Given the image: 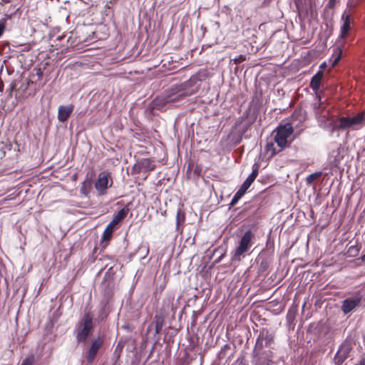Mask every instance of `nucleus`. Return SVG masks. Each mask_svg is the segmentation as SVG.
I'll return each instance as SVG.
<instances>
[{
    "instance_id": "nucleus-1",
    "label": "nucleus",
    "mask_w": 365,
    "mask_h": 365,
    "mask_svg": "<svg viewBox=\"0 0 365 365\" xmlns=\"http://www.w3.org/2000/svg\"><path fill=\"white\" fill-rule=\"evenodd\" d=\"M200 78L194 75L185 82L172 86L170 90L172 96L168 101L175 102L196 93L200 87Z\"/></svg>"
},
{
    "instance_id": "nucleus-2",
    "label": "nucleus",
    "mask_w": 365,
    "mask_h": 365,
    "mask_svg": "<svg viewBox=\"0 0 365 365\" xmlns=\"http://www.w3.org/2000/svg\"><path fill=\"white\" fill-rule=\"evenodd\" d=\"M365 125V110L358 113L354 116L339 117L332 127V131L349 130H356Z\"/></svg>"
},
{
    "instance_id": "nucleus-3",
    "label": "nucleus",
    "mask_w": 365,
    "mask_h": 365,
    "mask_svg": "<svg viewBox=\"0 0 365 365\" xmlns=\"http://www.w3.org/2000/svg\"><path fill=\"white\" fill-rule=\"evenodd\" d=\"M93 316L91 312H85L83 317L78 324V329L76 332V340L78 342H85L93 331Z\"/></svg>"
},
{
    "instance_id": "nucleus-4",
    "label": "nucleus",
    "mask_w": 365,
    "mask_h": 365,
    "mask_svg": "<svg viewBox=\"0 0 365 365\" xmlns=\"http://www.w3.org/2000/svg\"><path fill=\"white\" fill-rule=\"evenodd\" d=\"M294 132V128L291 123L279 125L274 131V141L279 148V150H283L285 148L289 147L288 138Z\"/></svg>"
},
{
    "instance_id": "nucleus-5",
    "label": "nucleus",
    "mask_w": 365,
    "mask_h": 365,
    "mask_svg": "<svg viewBox=\"0 0 365 365\" xmlns=\"http://www.w3.org/2000/svg\"><path fill=\"white\" fill-rule=\"evenodd\" d=\"M254 238L253 232L249 230L246 231L241 237L239 245L234 252L233 259L240 261L241 256L249 251L252 245V239Z\"/></svg>"
},
{
    "instance_id": "nucleus-6",
    "label": "nucleus",
    "mask_w": 365,
    "mask_h": 365,
    "mask_svg": "<svg viewBox=\"0 0 365 365\" xmlns=\"http://www.w3.org/2000/svg\"><path fill=\"white\" fill-rule=\"evenodd\" d=\"M258 175V168H253L252 172L249 175V176L244 181L240 189L237 191V192L233 196L230 206L233 207L237 202L240 200V199L245 195L246 191L250 187L252 183L255 181L256 178Z\"/></svg>"
},
{
    "instance_id": "nucleus-7",
    "label": "nucleus",
    "mask_w": 365,
    "mask_h": 365,
    "mask_svg": "<svg viewBox=\"0 0 365 365\" xmlns=\"http://www.w3.org/2000/svg\"><path fill=\"white\" fill-rule=\"evenodd\" d=\"M113 181L111 174L108 171L101 172L96 182H95V188L99 195H104L108 187L113 185Z\"/></svg>"
},
{
    "instance_id": "nucleus-8",
    "label": "nucleus",
    "mask_w": 365,
    "mask_h": 365,
    "mask_svg": "<svg viewBox=\"0 0 365 365\" xmlns=\"http://www.w3.org/2000/svg\"><path fill=\"white\" fill-rule=\"evenodd\" d=\"M352 350V344L350 341H344L339 346L334 357V365H341L350 356Z\"/></svg>"
},
{
    "instance_id": "nucleus-9",
    "label": "nucleus",
    "mask_w": 365,
    "mask_h": 365,
    "mask_svg": "<svg viewBox=\"0 0 365 365\" xmlns=\"http://www.w3.org/2000/svg\"><path fill=\"white\" fill-rule=\"evenodd\" d=\"M274 335L272 332L269 331L267 329H263L260 331L259 334L257 339L256 344L255 346V351H262L263 349V341H264V346L268 347L274 343Z\"/></svg>"
},
{
    "instance_id": "nucleus-10",
    "label": "nucleus",
    "mask_w": 365,
    "mask_h": 365,
    "mask_svg": "<svg viewBox=\"0 0 365 365\" xmlns=\"http://www.w3.org/2000/svg\"><path fill=\"white\" fill-rule=\"evenodd\" d=\"M103 344V339L100 336H98L97 339H94L92 341L91 345L87 353L86 359L88 363H92L94 361Z\"/></svg>"
},
{
    "instance_id": "nucleus-11",
    "label": "nucleus",
    "mask_w": 365,
    "mask_h": 365,
    "mask_svg": "<svg viewBox=\"0 0 365 365\" xmlns=\"http://www.w3.org/2000/svg\"><path fill=\"white\" fill-rule=\"evenodd\" d=\"M341 21H343L340 27V34L339 38L341 39L346 38L351 31V16L349 14L344 13L341 16Z\"/></svg>"
},
{
    "instance_id": "nucleus-12",
    "label": "nucleus",
    "mask_w": 365,
    "mask_h": 365,
    "mask_svg": "<svg viewBox=\"0 0 365 365\" xmlns=\"http://www.w3.org/2000/svg\"><path fill=\"white\" fill-rule=\"evenodd\" d=\"M324 76V72L322 71H319L311 79L309 87L312 89L313 91L316 93V96L319 100V104H321V96L318 93L319 88L321 86V83L322 81V78Z\"/></svg>"
},
{
    "instance_id": "nucleus-13",
    "label": "nucleus",
    "mask_w": 365,
    "mask_h": 365,
    "mask_svg": "<svg viewBox=\"0 0 365 365\" xmlns=\"http://www.w3.org/2000/svg\"><path fill=\"white\" fill-rule=\"evenodd\" d=\"M113 285V274L109 270L105 273L101 287L103 289V294L109 297Z\"/></svg>"
},
{
    "instance_id": "nucleus-14",
    "label": "nucleus",
    "mask_w": 365,
    "mask_h": 365,
    "mask_svg": "<svg viewBox=\"0 0 365 365\" xmlns=\"http://www.w3.org/2000/svg\"><path fill=\"white\" fill-rule=\"evenodd\" d=\"M253 352L257 357V364L258 365H270L272 363L273 353L272 351L269 350L267 351H255L254 350Z\"/></svg>"
},
{
    "instance_id": "nucleus-15",
    "label": "nucleus",
    "mask_w": 365,
    "mask_h": 365,
    "mask_svg": "<svg viewBox=\"0 0 365 365\" xmlns=\"http://www.w3.org/2000/svg\"><path fill=\"white\" fill-rule=\"evenodd\" d=\"M361 300V297L346 299L342 303L341 310L344 314L349 313L360 304Z\"/></svg>"
},
{
    "instance_id": "nucleus-16",
    "label": "nucleus",
    "mask_w": 365,
    "mask_h": 365,
    "mask_svg": "<svg viewBox=\"0 0 365 365\" xmlns=\"http://www.w3.org/2000/svg\"><path fill=\"white\" fill-rule=\"evenodd\" d=\"M73 109V104L60 106L58 110V120L61 123L66 122L72 114Z\"/></svg>"
},
{
    "instance_id": "nucleus-17",
    "label": "nucleus",
    "mask_w": 365,
    "mask_h": 365,
    "mask_svg": "<svg viewBox=\"0 0 365 365\" xmlns=\"http://www.w3.org/2000/svg\"><path fill=\"white\" fill-rule=\"evenodd\" d=\"M22 83L21 81H15L11 84V96H14L15 98L19 101H23V91L21 90Z\"/></svg>"
},
{
    "instance_id": "nucleus-18",
    "label": "nucleus",
    "mask_w": 365,
    "mask_h": 365,
    "mask_svg": "<svg viewBox=\"0 0 365 365\" xmlns=\"http://www.w3.org/2000/svg\"><path fill=\"white\" fill-rule=\"evenodd\" d=\"M128 212L129 208L127 206L124 207L113 215L111 221L109 223L116 227L124 218L126 217Z\"/></svg>"
},
{
    "instance_id": "nucleus-19",
    "label": "nucleus",
    "mask_w": 365,
    "mask_h": 365,
    "mask_svg": "<svg viewBox=\"0 0 365 365\" xmlns=\"http://www.w3.org/2000/svg\"><path fill=\"white\" fill-rule=\"evenodd\" d=\"M115 228V226H113L110 223H108V225L104 230V232L101 237V243L103 244V242H106V244L105 245V247L107 246L108 242L111 240Z\"/></svg>"
},
{
    "instance_id": "nucleus-20",
    "label": "nucleus",
    "mask_w": 365,
    "mask_h": 365,
    "mask_svg": "<svg viewBox=\"0 0 365 365\" xmlns=\"http://www.w3.org/2000/svg\"><path fill=\"white\" fill-rule=\"evenodd\" d=\"M43 76V71L40 68H34L31 75L28 80V85L30 83H37L41 81Z\"/></svg>"
},
{
    "instance_id": "nucleus-21",
    "label": "nucleus",
    "mask_w": 365,
    "mask_h": 365,
    "mask_svg": "<svg viewBox=\"0 0 365 365\" xmlns=\"http://www.w3.org/2000/svg\"><path fill=\"white\" fill-rule=\"evenodd\" d=\"M165 322V319L163 314H155L154 317L155 331L156 334H159Z\"/></svg>"
},
{
    "instance_id": "nucleus-22",
    "label": "nucleus",
    "mask_w": 365,
    "mask_h": 365,
    "mask_svg": "<svg viewBox=\"0 0 365 365\" xmlns=\"http://www.w3.org/2000/svg\"><path fill=\"white\" fill-rule=\"evenodd\" d=\"M274 141L267 142L264 147V151L266 154L269 155V158L274 157L276 154L281 152L279 148L277 150V148L274 146Z\"/></svg>"
},
{
    "instance_id": "nucleus-23",
    "label": "nucleus",
    "mask_w": 365,
    "mask_h": 365,
    "mask_svg": "<svg viewBox=\"0 0 365 365\" xmlns=\"http://www.w3.org/2000/svg\"><path fill=\"white\" fill-rule=\"evenodd\" d=\"M140 166L143 170L153 171L155 169V164L153 160L143 158L140 160Z\"/></svg>"
},
{
    "instance_id": "nucleus-24",
    "label": "nucleus",
    "mask_w": 365,
    "mask_h": 365,
    "mask_svg": "<svg viewBox=\"0 0 365 365\" xmlns=\"http://www.w3.org/2000/svg\"><path fill=\"white\" fill-rule=\"evenodd\" d=\"M92 190V182L91 180L86 179L81 186L80 192L82 195L87 196Z\"/></svg>"
},
{
    "instance_id": "nucleus-25",
    "label": "nucleus",
    "mask_w": 365,
    "mask_h": 365,
    "mask_svg": "<svg viewBox=\"0 0 365 365\" xmlns=\"http://www.w3.org/2000/svg\"><path fill=\"white\" fill-rule=\"evenodd\" d=\"M361 248L360 245H351L348 248L345 255L347 257H354L359 255Z\"/></svg>"
},
{
    "instance_id": "nucleus-26",
    "label": "nucleus",
    "mask_w": 365,
    "mask_h": 365,
    "mask_svg": "<svg viewBox=\"0 0 365 365\" xmlns=\"http://www.w3.org/2000/svg\"><path fill=\"white\" fill-rule=\"evenodd\" d=\"M322 175V172H316L307 175L305 179L307 185H311L314 182V181L316 180L319 177H321Z\"/></svg>"
},
{
    "instance_id": "nucleus-27",
    "label": "nucleus",
    "mask_w": 365,
    "mask_h": 365,
    "mask_svg": "<svg viewBox=\"0 0 365 365\" xmlns=\"http://www.w3.org/2000/svg\"><path fill=\"white\" fill-rule=\"evenodd\" d=\"M185 220V216L184 212L181 210H178L176 215V223L177 227H178L180 224L183 223Z\"/></svg>"
},
{
    "instance_id": "nucleus-28",
    "label": "nucleus",
    "mask_w": 365,
    "mask_h": 365,
    "mask_svg": "<svg viewBox=\"0 0 365 365\" xmlns=\"http://www.w3.org/2000/svg\"><path fill=\"white\" fill-rule=\"evenodd\" d=\"M216 252L220 253V257L215 260V263H219L225 257L226 252L222 247H217L214 250V254Z\"/></svg>"
},
{
    "instance_id": "nucleus-29",
    "label": "nucleus",
    "mask_w": 365,
    "mask_h": 365,
    "mask_svg": "<svg viewBox=\"0 0 365 365\" xmlns=\"http://www.w3.org/2000/svg\"><path fill=\"white\" fill-rule=\"evenodd\" d=\"M342 50L341 48L339 49L338 53L336 54V56L334 59V61L331 63L332 67H334L337 65L338 62L340 61L341 57Z\"/></svg>"
},
{
    "instance_id": "nucleus-30",
    "label": "nucleus",
    "mask_w": 365,
    "mask_h": 365,
    "mask_svg": "<svg viewBox=\"0 0 365 365\" xmlns=\"http://www.w3.org/2000/svg\"><path fill=\"white\" fill-rule=\"evenodd\" d=\"M143 170V168H141L140 166V161H139L138 163L135 164L132 168V172L135 173L136 174L140 173Z\"/></svg>"
},
{
    "instance_id": "nucleus-31",
    "label": "nucleus",
    "mask_w": 365,
    "mask_h": 365,
    "mask_svg": "<svg viewBox=\"0 0 365 365\" xmlns=\"http://www.w3.org/2000/svg\"><path fill=\"white\" fill-rule=\"evenodd\" d=\"M246 60V56L245 55H239L237 57L233 59V61L235 64H240Z\"/></svg>"
},
{
    "instance_id": "nucleus-32",
    "label": "nucleus",
    "mask_w": 365,
    "mask_h": 365,
    "mask_svg": "<svg viewBox=\"0 0 365 365\" xmlns=\"http://www.w3.org/2000/svg\"><path fill=\"white\" fill-rule=\"evenodd\" d=\"M34 361L35 358L34 356H29L24 360V365H33Z\"/></svg>"
},
{
    "instance_id": "nucleus-33",
    "label": "nucleus",
    "mask_w": 365,
    "mask_h": 365,
    "mask_svg": "<svg viewBox=\"0 0 365 365\" xmlns=\"http://www.w3.org/2000/svg\"><path fill=\"white\" fill-rule=\"evenodd\" d=\"M336 0H329L327 6L330 9L334 8L336 5Z\"/></svg>"
},
{
    "instance_id": "nucleus-34",
    "label": "nucleus",
    "mask_w": 365,
    "mask_h": 365,
    "mask_svg": "<svg viewBox=\"0 0 365 365\" xmlns=\"http://www.w3.org/2000/svg\"><path fill=\"white\" fill-rule=\"evenodd\" d=\"M5 29V26L4 24H0V36L3 34Z\"/></svg>"
},
{
    "instance_id": "nucleus-35",
    "label": "nucleus",
    "mask_w": 365,
    "mask_h": 365,
    "mask_svg": "<svg viewBox=\"0 0 365 365\" xmlns=\"http://www.w3.org/2000/svg\"><path fill=\"white\" fill-rule=\"evenodd\" d=\"M4 90V83L3 81L0 79V92H2Z\"/></svg>"
},
{
    "instance_id": "nucleus-36",
    "label": "nucleus",
    "mask_w": 365,
    "mask_h": 365,
    "mask_svg": "<svg viewBox=\"0 0 365 365\" xmlns=\"http://www.w3.org/2000/svg\"><path fill=\"white\" fill-rule=\"evenodd\" d=\"M356 365H365V359H361L358 364Z\"/></svg>"
},
{
    "instance_id": "nucleus-37",
    "label": "nucleus",
    "mask_w": 365,
    "mask_h": 365,
    "mask_svg": "<svg viewBox=\"0 0 365 365\" xmlns=\"http://www.w3.org/2000/svg\"><path fill=\"white\" fill-rule=\"evenodd\" d=\"M361 259L362 262H365V254H364L361 256Z\"/></svg>"
},
{
    "instance_id": "nucleus-38",
    "label": "nucleus",
    "mask_w": 365,
    "mask_h": 365,
    "mask_svg": "<svg viewBox=\"0 0 365 365\" xmlns=\"http://www.w3.org/2000/svg\"><path fill=\"white\" fill-rule=\"evenodd\" d=\"M325 67H326V63H322V64L320 66V68H325Z\"/></svg>"
},
{
    "instance_id": "nucleus-39",
    "label": "nucleus",
    "mask_w": 365,
    "mask_h": 365,
    "mask_svg": "<svg viewBox=\"0 0 365 365\" xmlns=\"http://www.w3.org/2000/svg\"><path fill=\"white\" fill-rule=\"evenodd\" d=\"M29 46H26V45L24 44V51H25L26 50H29Z\"/></svg>"
},
{
    "instance_id": "nucleus-40",
    "label": "nucleus",
    "mask_w": 365,
    "mask_h": 365,
    "mask_svg": "<svg viewBox=\"0 0 365 365\" xmlns=\"http://www.w3.org/2000/svg\"><path fill=\"white\" fill-rule=\"evenodd\" d=\"M63 38V36H58L57 39L61 40Z\"/></svg>"
},
{
    "instance_id": "nucleus-41",
    "label": "nucleus",
    "mask_w": 365,
    "mask_h": 365,
    "mask_svg": "<svg viewBox=\"0 0 365 365\" xmlns=\"http://www.w3.org/2000/svg\"><path fill=\"white\" fill-rule=\"evenodd\" d=\"M21 365H23V364H21Z\"/></svg>"
}]
</instances>
